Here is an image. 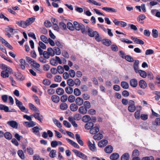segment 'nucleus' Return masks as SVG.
<instances>
[{
    "mask_svg": "<svg viewBox=\"0 0 160 160\" xmlns=\"http://www.w3.org/2000/svg\"><path fill=\"white\" fill-rule=\"evenodd\" d=\"M15 102L16 105L20 109L22 112H24L27 113L28 112V110L27 109H26L25 107L22 105V103L19 101L17 98H15Z\"/></svg>",
    "mask_w": 160,
    "mask_h": 160,
    "instance_id": "obj_1",
    "label": "nucleus"
},
{
    "mask_svg": "<svg viewBox=\"0 0 160 160\" xmlns=\"http://www.w3.org/2000/svg\"><path fill=\"white\" fill-rule=\"evenodd\" d=\"M83 25L81 23H78L77 22H73V27L72 24L71 23V30H73L74 29V28H75L77 30L79 31L80 30V28L82 27Z\"/></svg>",
    "mask_w": 160,
    "mask_h": 160,
    "instance_id": "obj_2",
    "label": "nucleus"
},
{
    "mask_svg": "<svg viewBox=\"0 0 160 160\" xmlns=\"http://www.w3.org/2000/svg\"><path fill=\"white\" fill-rule=\"evenodd\" d=\"M70 22H68L67 25L63 22H61L59 23V25L60 28L62 30L65 31L67 30V28L70 30Z\"/></svg>",
    "mask_w": 160,
    "mask_h": 160,
    "instance_id": "obj_3",
    "label": "nucleus"
},
{
    "mask_svg": "<svg viewBox=\"0 0 160 160\" xmlns=\"http://www.w3.org/2000/svg\"><path fill=\"white\" fill-rule=\"evenodd\" d=\"M129 106L128 110L130 112H133L136 110V108L135 106V103L134 101L130 100L128 102Z\"/></svg>",
    "mask_w": 160,
    "mask_h": 160,
    "instance_id": "obj_4",
    "label": "nucleus"
},
{
    "mask_svg": "<svg viewBox=\"0 0 160 160\" xmlns=\"http://www.w3.org/2000/svg\"><path fill=\"white\" fill-rule=\"evenodd\" d=\"M86 29L87 31L88 35L91 37H94L98 32L93 31L92 29L90 28L88 26H86Z\"/></svg>",
    "mask_w": 160,
    "mask_h": 160,
    "instance_id": "obj_5",
    "label": "nucleus"
},
{
    "mask_svg": "<svg viewBox=\"0 0 160 160\" xmlns=\"http://www.w3.org/2000/svg\"><path fill=\"white\" fill-rule=\"evenodd\" d=\"M37 112L32 114L31 115V117H34L35 118L37 119L38 121L42 122V120L43 119V117L42 115L40 114L39 111Z\"/></svg>",
    "mask_w": 160,
    "mask_h": 160,
    "instance_id": "obj_6",
    "label": "nucleus"
},
{
    "mask_svg": "<svg viewBox=\"0 0 160 160\" xmlns=\"http://www.w3.org/2000/svg\"><path fill=\"white\" fill-rule=\"evenodd\" d=\"M42 130V128H39L38 126H36L32 128V131L36 135H37L39 137L40 136V134L39 132V130Z\"/></svg>",
    "mask_w": 160,
    "mask_h": 160,
    "instance_id": "obj_7",
    "label": "nucleus"
},
{
    "mask_svg": "<svg viewBox=\"0 0 160 160\" xmlns=\"http://www.w3.org/2000/svg\"><path fill=\"white\" fill-rule=\"evenodd\" d=\"M88 146L90 150L92 152H95L96 151V148L95 147V142L93 141V143H92L90 141L88 142Z\"/></svg>",
    "mask_w": 160,
    "mask_h": 160,
    "instance_id": "obj_8",
    "label": "nucleus"
},
{
    "mask_svg": "<svg viewBox=\"0 0 160 160\" xmlns=\"http://www.w3.org/2000/svg\"><path fill=\"white\" fill-rule=\"evenodd\" d=\"M7 124L12 128H17L18 127V124L17 122L14 121H9L7 122Z\"/></svg>",
    "mask_w": 160,
    "mask_h": 160,
    "instance_id": "obj_9",
    "label": "nucleus"
},
{
    "mask_svg": "<svg viewBox=\"0 0 160 160\" xmlns=\"http://www.w3.org/2000/svg\"><path fill=\"white\" fill-rule=\"evenodd\" d=\"M99 126H95L92 128L90 130V133L92 134H94L99 132Z\"/></svg>",
    "mask_w": 160,
    "mask_h": 160,
    "instance_id": "obj_10",
    "label": "nucleus"
},
{
    "mask_svg": "<svg viewBox=\"0 0 160 160\" xmlns=\"http://www.w3.org/2000/svg\"><path fill=\"white\" fill-rule=\"evenodd\" d=\"M102 9L107 12H117V10L113 8L104 7L102 8Z\"/></svg>",
    "mask_w": 160,
    "mask_h": 160,
    "instance_id": "obj_11",
    "label": "nucleus"
},
{
    "mask_svg": "<svg viewBox=\"0 0 160 160\" xmlns=\"http://www.w3.org/2000/svg\"><path fill=\"white\" fill-rule=\"evenodd\" d=\"M108 143V141L105 139H102L99 141L98 143L99 147L102 148L105 147Z\"/></svg>",
    "mask_w": 160,
    "mask_h": 160,
    "instance_id": "obj_12",
    "label": "nucleus"
},
{
    "mask_svg": "<svg viewBox=\"0 0 160 160\" xmlns=\"http://www.w3.org/2000/svg\"><path fill=\"white\" fill-rule=\"evenodd\" d=\"M16 23L19 26L23 28H26L28 26L26 21H17Z\"/></svg>",
    "mask_w": 160,
    "mask_h": 160,
    "instance_id": "obj_13",
    "label": "nucleus"
},
{
    "mask_svg": "<svg viewBox=\"0 0 160 160\" xmlns=\"http://www.w3.org/2000/svg\"><path fill=\"white\" fill-rule=\"evenodd\" d=\"M139 85L140 87L142 89H144L147 86L146 82L144 80H140L139 82Z\"/></svg>",
    "mask_w": 160,
    "mask_h": 160,
    "instance_id": "obj_14",
    "label": "nucleus"
},
{
    "mask_svg": "<svg viewBox=\"0 0 160 160\" xmlns=\"http://www.w3.org/2000/svg\"><path fill=\"white\" fill-rule=\"evenodd\" d=\"M139 63V61L138 60H136L133 64V68L135 72L138 73V72L139 70H138V64Z\"/></svg>",
    "mask_w": 160,
    "mask_h": 160,
    "instance_id": "obj_15",
    "label": "nucleus"
},
{
    "mask_svg": "<svg viewBox=\"0 0 160 160\" xmlns=\"http://www.w3.org/2000/svg\"><path fill=\"white\" fill-rule=\"evenodd\" d=\"M130 85L132 87L135 88L138 85L137 80L134 78L130 80Z\"/></svg>",
    "mask_w": 160,
    "mask_h": 160,
    "instance_id": "obj_16",
    "label": "nucleus"
},
{
    "mask_svg": "<svg viewBox=\"0 0 160 160\" xmlns=\"http://www.w3.org/2000/svg\"><path fill=\"white\" fill-rule=\"evenodd\" d=\"M113 148L111 145H108L104 149L105 152L107 153H111L112 152Z\"/></svg>",
    "mask_w": 160,
    "mask_h": 160,
    "instance_id": "obj_17",
    "label": "nucleus"
},
{
    "mask_svg": "<svg viewBox=\"0 0 160 160\" xmlns=\"http://www.w3.org/2000/svg\"><path fill=\"white\" fill-rule=\"evenodd\" d=\"M102 43L107 46H109L112 43L111 41L108 39H104L102 40Z\"/></svg>",
    "mask_w": 160,
    "mask_h": 160,
    "instance_id": "obj_18",
    "label": "nucleus"
},
{
    "mask_svg": "<svg viewBox=\"0 0 160 160\" xmlns=\"http://www.w3.org/2000/svg\"><path fill=\"white\" fill-rule=\"evenodd\" d=\"M0 110H3L6 112H11L10 110H9L8 106L3 104H0Z\"/></svg>",
    "mask_w": 160,
    "mask_h": 160,
    "instance_id": "obj_19",
    "label": "nucleus"
},
{
    "mask_svg": "<svg viewBox=\"0 0 160 160\" xmlns=\"http://www.w3.org/2000/svg\"><path fill=\"white\" fill-rule=\"evenodd\" d=\"M94 123L91 122H87L85 125V128L87 129H91V128L93 126Z\"/></svg>",
    "mask_w": 160,
    "mask_h": 160,
    "instance_id": "obj_20",
    "label": "nucleus"
},
{
    "mask_svg": "<svg viewBox=\"0 0 160 160\" xmlns=\"http://www.w3.org/2000/svg\"><path fill=\"white\" fill-rule=\"evenodd\" d=\"M78 110L80 113L83 114H86L87 112V108L83 106L80 107Z\"/></svg>",
    "mask_w": 160,
    "mask_h": 160,
    "instance_id": "obj_21",
    "label": "nucleus"
},
{
    "mask_svg": "<svg viewBox=\"0 0 160 160\" xmlns=\"http://www.w3.org/2000/svg\"><path fill=\"white\" fill-rule=\"evenodd\" d=\"M51 99L52 101L55 103H58L60 100L59 97L57 95H52L51 97Z\"/></svg>",
    "mask_w": 160,
    "mask_h": 160,
    "instance_id": "obj_22",
    "label": "nucleus"
},
{
    "mask_svg": "<svg viewBox=\"0 0 160 160\" xmlns=\"http://www.w3.org/2000/svg\"><path fill=\"white\" fill-rule=\"evenodd\" d=\"M119 157V155L118 153H114L111 155L110 158L112 160H115L117 159Z\"/></svg>",
    "mask_w": 160,
    "mask_h": 160,
    "instance_id": "obj_23",
    "label": "nucleus"
},
{
    "mask_svg": "<svg viewBox=\"0 0 160 160\" xmlns=\"http://www.w3.org/2000/svg\"><path fill=\"white\" fill-rule=\"evenodd\" d=\"M103 135L102 134L100 133H98L94 135L93 138L96 140H99L102 138Z\"/></svg>",
    "mask_w": 160,
    "mask_h": 160,
    "instance_id": "obj_24",
    "label": "nucleus"
},
{
    "mask_svg": "<svg viewBox=\"0 0 160 160\" xmlns=\"http://www.w3.org/2000/svg\"><path fill=\"white\" fill-rule=\"evenodd\" d=\"M138 73L139 74L141 77L143 78H145L147 77V73L146 72L144 71L139 70L138 72Z\"/></svg>",
    "mask_w": 160,
    "mask_h": 160,
    "instance_id": "obj_25",
    "label": "nucleus"
},
{
    "mask_svg": "<svg viewBox=\"0 0 160 160\" xmlns=\"http://www.w3.org/2000/svg\"><path fill=\"white\" fill-rule=\"evenodd\" d=\"M4 136L5 138L8 140H10L12 138V134L8 132H7L4 133Z\"/></svg>",
    "mask_w": 160,
    "mask_h": 160,
    "instance_id": "obj_26",
    "label": "nucleus"
},
{
    "mask_svg": "<svg viewBox=\"0 0 160 160\" xmlns=\"http://www.w3.org/2000/svg\"><path fill=\"white\" fill-rule=\"evenodd\" d=\"M91 119V118L89 115H86L84 116L82 118V120L84 122H87L90 121Z\"/></svg>",
    "mask_w": 160,
    "mask_h": 160,
    "instance_id": "obj_27",
    "label": "nucleus"
},
{
    "mask_svg": "<svg viewBox=\"0 0 160 160\" xmlns=\"http://www.w3.org/2000/svg\"><path fill=\"white\" fill-rule=\"evenodd\" d=\"M129 158V155L128 153H125L123 154L121 157V160H128Z\"/></svg>",
    "mask_w": 160,
    "mask_h": 160,
    "instance_id": "obj_28",
    "label": "nucleus"
},
{
    "mask_svg": "<svg viewBox=\"0 0 160 160\" xmlns=\"http://www.w3.org/2000/svg\"><path fill=\"white\" fill-rule=\"evenodd\" d=\"M15 76L18 80L22 81L24 79V77L21 73H15Z\"/></svg>",
    "mask_w": 160,
    "mask_h": 160,
    "instance_id": "obj_29",
    "label": "nucleus"
},
{
    "mask_svg": "<svg viewBox=\"0 0 160 160\" xmlns=\"http://www.w3.org/2000/svg\"><path fill=\"white\" fill-rule=\"evenodd\" d=\"M51 57H53L54 55V50L51 48H49L46 51Z\"/></svg>",
    "mask_w": 160,
    "mask_h": 160,
    "instance_id": "obj_30",
    "label": "nucleus"
},
{
    "mask_svg": "<svg viewBox=\"0 0 160 160\" xmlns=\"http://www.w3.org/2000/svg\"><path fill=\"white\" fill-rule=\"evenodd\" d=\"M87 2L89 3L93 4L95 5L101 6V5L100 3H98L94 0H87Z\"/></svg>",
    "mask_w": 160,
    "mask_h": 160,
    "instance_id": "obj_31",
    "label": "nucleus"
},
{
    "mask_svg": "<svg viewBox=\"0 0 160 160\" xmlns=\"http://www.w3.org/2000/svg\"><path fill=\"white\" fill-rule=\"evenodd\" d=\"M30 122H25L24 123L26 124V126L28 127H32L36 125V124L34 122L32 121H30Z\"/></svg>",
    "mask_w": 160,
    "mask_h": 160,
    "instance_id": "obj_32",
    "label": "nucleus"
},
{
    "mask_svg": "<svg viewBox=\"0 0 160 160\" xmlns=\"http://www.w3.org/2000/svg\"><path fill=\"white\" fill-rule=\"evenodd\" d=\"M41 40L45 43L48 44V39L44 35H42L40 37Z\"/></svg>",
    "mask_w": 160,
    "mask_h": 160,
    "instance_id": "obj_33",
    "label": "nucleus"
},
{
    "mask_svg": "<svg viewBox=\"0 0 160 160\" xmlns=\"http://www.w3.org/2000/svg\"><path fill=\"white\" fill-rule=\"evenodd\" d=\"M121 86L122 88L125 89H128L129 88V84L128 83L124 81L121 82Z\"/></svg>",
    "mask_w": 160,
    "mask_h": 160,
    "instance_id": "obj_34",
    "label": "nucleus"
},
{
    "mask_svg": "<svg viewBox=\"0 0 160 160\" xmlns=\"http://www.w3.org/2000/svg\"><path fill=\"white\" fill-rule=\"evenodd\" d=\"M56 92L58 95H61L64 93V91L62 88H59L57 89Z\"/></svg>",
    "mask_w": 160,
    "mask_h": 160,
    "instance_id": "obj_35",
    "label": "nucleus"
},
{
    "mask_svg": "<svg viewBox=\"0 0 160 160\" xmlns=\"http://www.w3.org/2000/svg\"><path fill=\"white\" fill-rule=\"evenodd\" d=\"M35 20V18L31 17L27 19L26 21L28 26L32 23Z\"/></svg>",
    "mask_w": 160,
    "mask_h": 160,
    "instance_id": "obj_36",
    "label": "nucleus"
},
{
    "mask_svg": "<svg viewBox=\"0 0 160 160\" xmlns=\"http://www.w3.org/2000/svg\"><path fill=\"white\" fill-rule=\"evenodd\" d=\"M76 102L78 105H81L83 103V100L81 98L78 97L76 100Z\"/></svg>",
    "mask_w": 160,
    "mask_h": 160,
    "instance_id": "obj_37",
    "label": "nucleus"
},
{
    "mask_svg": "<svg viewBox=\"0 0 160 160\" xmlns=\"http://www.w3.org/2000/svg\"><path fill=\"white\" fill-rule=\"evenodd\" d=\"M67 82L69 86L66 88L65 90L66 93L69 94H70V91H69V90H70V78L68 80Z\"/></svg>",
    "mask_w": 160,
    "mask_h": 160,
    "instance_id": "obj_38",
    "label": "nucleus"
},
{
    "mask_svg": "<svg viewBox=\"0 0 160 160\" xmlns=\"http://www.w3.org/2000/svg\"><path fill=\"white\" fill-rule=\"evenodd\" d=\"M28 106L29 108L31 110L39 112L38 110V109L36 107L32 104L30 103L28 104Z\"/></svg>",
    "mask_w": 160,
    "mask_h": 160,
    "instance_id": "obj_39",
    "label": "nucleus"
},
{
    "mask_svg": "<svg viewBox=\"0 0 160 160\" xmlns=\"http://www.w3.org/2000/svg\"><path fill=\"white\" fill-rule=\"evenodd\" d=\"M32 97L36 104L38 105H40V102L38 97L35 94L33 95Z\"/></svg>",
    "mask_w": 160,
    "mask_h": 160,
    "instance_id": "obj_40",
    "label": "nucleus"
},
{
    "mask_svg": "<svg viewBox=\"0 0 160 160\" xmlns=\"http://www.w3.org/2000/svg\"><path fill=\"white\" fill-rule=\"evenodd\" d=\"M78 108L77 105L74 103L71 104V110L72 111H75L77 110Z\"/></svg>",
    "mask_w": 160,
    "mask_h": 160,
    "instance_id": "obj_41",
    "label": "nucleus"
},
{
    "mask_svg": "<svg viewBox=\"0 0 160 160\" xmlns=\"http://www.w3.org/2000/svg\"><path fill=\"white\" fill-rule=\"evenodd\" d=\"M56 151L54 150H51L49 154V156L51 158H54L56 157Z\"/></svg>",
    "mask_w": 160,
    "mask_h": 160,
    "instance_id": "obj_42",
    "label": "nucleus"
},
{
    "mask_svg": "<svg viewBox=\"0 0 160 160\" xmlns=\"http://www.w3.org/2000/svg\"><path fill=\"white\" fill-rule=\"evenodd\" d=\"M54 54L55 53L57 55H60L61 53L60 50L59 48L57 47H54Z\"/></svg>",
    "mask_w": 160,
    "mask_h": 160,
    "instance_id": "obj_43",
    "label": "nucleus"
},
{
    "mask_svg": "<svg viewBox=\"0 0 160 160\" xmlns=\"http://www.w3.org/2000/svg\"><path fill=\"white\" fill-rule=\"evenodd\" d=\"M18 153L19 157L22 159H24L25 158L24 155L23 151L22 150H19L18 152Z\"/></svg>",
    "mask_w": 160,
    "mask_h": 160,
    "instance_id": "obj_44",
    "label": "nucleus"
},
{
    "mask_svg": "<svg viewBox=\"0 0 160 160\" xmlns=\"http://www.w3.org/2000/svg\"><path fill=\"white\" fill-rule=\"evenodd\" d=\"M57 69V72H58L59 74H62L64 72V68L62 66H58Z\"/></svg>",
    "mask_w": 160,
    "mask_h": 160,
    "instance_id": "obj_45",
    "label": "nucleus"
},
{
    "mask_svg": "<svg viewBox=\"0 0 160 160\" xmlns=\"http://www.w3.org/2000/svg\"><path fill=\"white\" fill-rule=\"evenodd\" d=\"M9 74L7 72L4 70L1 73V76L4 78L8 77L9 76Z\"/></svg>",
    "mask_w": 160,
    "mask_h": 160,
    "instance_id": "obj_46",
    "label": "nucleus"
},
{
    "mask_svg": "<svg viewBox=\"0 0 160 160\" xmlns=\"http://www.w3.org/2000/svg\"><path fill=\"white\" fill-rule=\"evenodd\" d=\"M127 61L130 62H132L134 61L133 58L130 56L127 55L124 58Z\"/></svg>",
    "mask_w": 160,
    "mask_h": 160,
    "instance_id": "obj_47",
    "label": "nucleus"
},
{
    "mask_svg": "<svg viewBox=\"0 0 160 160\" xmlns=\"http://www.w3.org/2000/svg\"><path fill=\"white\" fill-rule=\"evenodd\" d=\"M95 37V39L96 41L98 42H99L100 41H102V38L100 36L98 32H97V33L96 34V35L94 37Z\"/></svg>",
    "mask_w": 160,
    "mask_h": 160,
    "instance_id": "obj_48",
    "label": "nucleus"
},
{
    "mask_svg": "<svg viewBox=\"0 0 160 160\" xmlns=\"http://www.w3.org/2000/svg\"><path fill=\"white\" fill-rule=\"evenodd\" d=\"M46 58H44V57L41 56L38 59V60L42 63H46L48 62V61L46 60Z\"/></svg>",
    "mask_w": 160,
    "mask_h": 160,
    "instance_id": "obj_49",
    "label": "nucleus"
},
{
    "mask_svg": "<svg viewBox=\"0 0 160 160\" xmlns=\"http://www.w3.org/2000/svg\"><path fill=\"white\" fill-rule=\"evenodd\" d=\"M68 107L67 104L66 103H62L60 105V108L62 110H65Z\"/></svg>",
    "mask_w": 160,
    "mask_h": 160,
    "instance_id": "obj_50",
    "label": "nucleus"
},
{
    "mask_svg": "<svg viewBox=\"0 0 160 160\" xmlns=\"http://www.w3.org/2000/svg\"><path fill=\"white\" fill-rule=\"evenodd\" d=\"M152 32L153 37L155 38H157L158 36V31L156 29H153Z\"/></svg>",
    "mask_w": 160,
    "mask_h": 160,
    "instance_id": "obj_51",
    "label": "nucleus"
},
{
    "mask_svg": "<svg viewBox=\"0 0 160 160\" xmlns=\"http://www.w3.org/2000/svg\"><path fill=\"white\" fill-rule=\"evenodd\" d=\"M51 83V81L48 79H45L43 81V84L46 86H48L50 85Z\"/></svg>",
    "mask_w": 160,
    "mask_h": 160,
    "instance_id": "obj_52",
    "label": "nucleus"
},
{
    "mask_svg": "<svg viewBox=\"0 0 160 160\" xmlns=\"http://www.w3.org/2000/svg\"><path fill=\"white\" fill-rule=\"evenodd\" d=\"M38 45H39L38 47H40L41 48L44 49H45L46 48V45L41 41L39 42Z\"/></svg>",
    "mask_w": 160,
    "mask_h": 160,
    "instance_id": "obj_53",
    "label": "nucleus"
},
{
    "mask_svg": "<svg viewBox=\"0 0 160 160\" xmlns=\"http://www.w3.org/2000/svg\"><path fill=\"white\" fill-rule=\"evenodd\" d=\"M27 151L30 155H32L33 154V150L31 147H28L27 148Z\"/></svg>",
    "mask_w": 160,
    "mask_h": 160,
    "instance_id": "obj_54",
    "label": "nucleus"
},
{
    "mask_svg": "<svg viewBox=\"0 0 160 160\" xmlns=\"http://www.w3.org/2000/svg\"><path fill=\"white\" fill-rule=\"evenodd\" d=\"M120 40L122 42L126 43L127 44L132 43V42L127 39L121 38Z\"/></svg>",
    "mask_w": 160,
    "mask_h": 160,
    "instance_id": "obj_55",
    "label": "nucleus"
},
{
    "mask_svg": "<svg viewBox=\"0 0 160 160\" xmlns=\"http://www.w3.org/2000/svg\"><path fill=\"white\" fill-rule=\"evenodd\" d=\"M33 62H32V64H31L32 65L33 67L37 68H39L40 67V64L38 63L37 62L35 61L34 60L33 61Z\"/></svg>",
    "mask_w": 160,
    "mask_h": 160,
    "instance_id": "obj_56",
    "label": "nucleus"
},
{
    "mask_svg": "<svg viewBox=\"0 0 160 160\" xmlns=\"http://www.w3.org/2000/svg\"><path fill=\"white\" fill-rule=\"evenodd\" d=\"M62 77L60 75L56 76L54 78V80L56 82H60L62 81Z\"/></svg>",
    "mask_w": 160,
    "mask_h": 160,
    "instance_id": "obj_57",
    "label": "nucleus"
},
{
    "mask_svg": "<svg viewBox=\"0 0 160 160\" xmlns=\"http://www.w3.org/2000/svg\"><path fill=\"white\" fill-rule=\"evenodd\" d=\"M50 63L53 66H56L58 65L57 61L54 58H52L50 60Z\"/></svg>",
    "mask_w": 160,
    "mask_h": 160,
    "instance_id": "obj_58",
    "label": "nucleus"
},
{
    "mask_svg": "<svg viewBox=\"0 0 160 160\" xmlns=\"http://www.w3.org/2000/svg\"><path fill=\"white\" fill-rule=\"evenodd\" d=\"M68 98V96L66 95H62L61 98V101L62 102H66Z\"/></svg>",
    "mask_w": 160,
    "mask_h": 160,
    "instance_id": "obj_59",
    "label": "nucleus"
},
{
    "mask_svg": "<svg viewBox=\"0 0 160 160\" xmlns=\"http://www.w3.org/2000/svg\"><path fill=\"white\" fill-rule=\"evenodd\" d=\"M140 112L139 110H138L136 112L134 113L135 118L137 119H139L140 118Z\"/></svg>",
    "mask_w": 160,
    "mask_h": 160,
    "instance_id": "obj_60",
    "label": "nucleus"
},
{
    "mask_svg": "<svg viewBox=\"0 0 160 160\" xmlns=\"http://www.w3.org/2000/svg\"><path fill=\"white\" fill-rule=\"evenodd\" d=\"M81 116L78 113L74 115L73 117L74 119L77 120H80L81 118Z\"/></svg>",
    "mask_w": 160,
    "mask_h": 160,
    "instance_id": "obj_61",
    "label": "nucleus"
},
{
    "mask_svg": "<svg viewBox=\"0 0 160 160\" xmlns=\"http://www.w3.org/2000/svg\"><path fill=\"white\" fill-rule=\"evenodd\" d=\"M84 105L87 108H89L91 107V105L90 102L88 101H85L84 103Z\"/></svg>",
    "mask_w": 160,
    "mask_h": 160,
    "instance_id": "obj_62",
    "label": "nucleus"
},
{
    "mask_svg": "<svg viewBox=\"0 0 160 160\" xmlns=\"http://www.w3.org/2000/svg\"><path fill=\"white\" fill-rule=\"evenodd\" d=\"M74 93L77 96H78L81 94L80 91L78 88H75L74 90Z\"/></svg>",
    "mask_w": 160,
    "mask_h": 160,
    "instance_id": "obj_63",
    "label": "nucleus"
},
{
    "mask_svg": "<svg viewBox=\"0 0 160 160\" xmlns=\"http://www.w3.org/2000/svg\"><path fill=\"white\" fill-rule=\"evenodd\" d=\"M142 160H154L152 156L146 157L142 158Z\"/></svg>",
    "mask_w": 160,
    "mask_h": 160,
    "instance_id": "obj_64",
    "label": "nucleus"
}]
</instances>
